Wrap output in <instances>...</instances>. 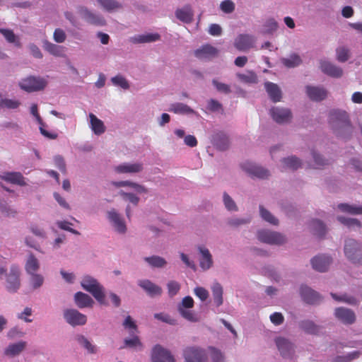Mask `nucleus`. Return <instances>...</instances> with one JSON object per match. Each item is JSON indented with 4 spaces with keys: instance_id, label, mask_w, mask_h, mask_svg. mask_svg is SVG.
I'll list each match as a JSON object with an SVG mask.
<instances>
[{
    "instance_id": "obj_1",
    "label": "nucleus",
    "mask_w": 362,
    "mask_h": 362,
    "mask_svg": "<svg viewBox=\"0 0 362 362\" xmlns=\"http://www.w3.org/2000/svg\"><path fill=\"white\" fill-rule=\"evenodd\" d=\"M112 185L117 188L129 187L136 192L133 193L130 192H126L124 190H119L118 192V194L122 199V200L129 202L125 208V214L127 217L130 218L132 216L131 205L136 206L140 202V198L136 194H146L148 192L147 189L145 186L130 180L112 182Z\"/></svg>"
},
{
    "instance_id": "obj_2",
    "label": "nucleus",
    "mask_w": 362,
    "mask_h": 362,
    "mask_svg": "<svg viewBox=\"0 0 362 362\" xmlns=\"http://www.w3.org/2000/svg\"><path fill=\"white\" fill-rule=\"evenodd\" d=\"M329 123L337 136L346 139L353 132V127L347 113L344 111L333 110L330 112Z\"/></svg>"
},
{
    "instance_id": "obj_3",
    "label": "nucleus",
    "mask_w": 362,
    "mask_h": 362,
    "mask_svg": "<svg viewBox=\"0 0 362 362\" xmlns=\"http://www.w3.org/2000/svg\"><path fill=\"white\" fill-rule=\"evenodd\" d=\"M80 284L81 287L91 293L100 305H108L105 300V288L96 279L90 275H85L82 277Z\"/></svg>"
},
{
    "instance_id": "obj_4",
    "label": "nucleus",
    "mask_w": 362,
    "mask_h": 362,
    "mask_svg": "<svg viewBox=\"0 0 362 362\" xmlns=\"http://www.w3.org/2000/svg\"><path fill=\"white\" fill-rule=\"evenodd\" d=\"M255 235L259 242L270 245L280 246L287 242V238L284 234L267 228L257 230Z\"/></svg>"
},
{
    "instance_id": "obj_5",
    "label": "nucleus",
    "mask_w": 362,
    "mask_h": 362,
    "mask_svg": "<svg viewBox=\"0 0 362 362\" xmlns=\"http://www.w3.org/2000/svg\"><path fill=\"white\" fill-rule=\"evenodd\" d=\"M274 341L282 358L290 361L296 358V346L291 339L284 336H277Z\"/></svg>"
},
{
    "instance_id": "obj_6",
    "label": "nucleus",
    "mask_w": 362,
    "mask_h": 362,
    "mask_svg": "<svg viewBox=\"0 0 362 362\" xmlns=\"http://www.w3.org/2000/svg\"><path fill=\"white\" fill-rule=\"evenodd\" d=\"M107 220L112 230L118 234L124 235L127 233L128 228L126 221L122 214L116 209L111 208L106 211Z\"/></svg>"
},
{
    "instance_id": "obj_7",
    "label": "nucleus",
    "mask_w": 362,
    "mask_h": 362,
    "mask_svg": "<svg viewBox=\"0 0 362 362\" xmlns=\"http://www.w3.org/2000/svg\"><path fill=\"white\" fill-rule=\"evenodd\" d=\"M194 305L193 298L189 296L184 297L181 302L177 304V308L178 313L182 317L190 322H198L200 320V316L192 308Z\"/></svg>"
},
{
    "instance_id": "obj_8",
    "label": "nucleus",
    "mask_w": 362,
    "mask_h": 362,
    "mask_svg": "<svg viewBox=\"0 0 362 362\" xmlns=\"http://www.w3.org/2000/svg\"><path fill=\"white\" fill-rule=\"evenodd\" d=\"M47 85V81L46 78L35 76H30L22 78L18 83L19 87L28 93L42 90Z\"/></svg>"
},
{
    "instance_id": "obj_9",
    "label": "nucleus",
    "mask_w": 362,
    "mask_h": 362,
    "mask_svg": "<svg viewBox=\"0 0 362 362\" xmlns=\"http://www.w3.org/2000/svg\"><path fill=\"white\" fill-rule=\"evenodd\" d=\"M185 362H208L209 354L206 349L201 346H190L183 351Z\"/></svg>"
},
{
    "instance_id": "obj_10",
    "label": "nucleus",
    "mask_w": 362,
    "mask_h": 362,
    "mask_svg": "<svg viewBox=\"0 0 362 362\" xmlns=\"http://www.w3.org/2000/svg\"><path fill=\"white\" fill-rule=\"evenodd\" d=\"M144 169L142 162H123L113 167V171L117 175L135 176L141 174Z\"/></svg>"
},
{
    "instance_id": "obj_11",
    "label": "nucleus",
    "mask_w": 362,
    "mask_h": 362,
    "mask_svg": "<svg viewBox=\"0 0 362 362\" xmlns=\"http://www.w3.org/2000/svg\"><path fill=\"white\" fill-rule=\"evenodd\" d=\"M240 167L252 178L266 180L271 175L270 171L268 169L252 162H244L241 163Z\"/></svg>"
},
{
    "instance_id": "obj_12",
    "label": "nucleus",
    "mask_w": 362,
    "mask_h": 362,
    "mask_svg": "<svg viewBox=\"0 0 362 362\" xmlns=\"http://www.w3.org/2000/svg\"><path fill=\"white\" fill-rule=\"evenodd\" d=\"M344 253L353 263L362 262V245L354 239H348L344 245Z\"/></svg>"
},
{
    "instance_id": "obj_13",
    "label": "nucleus",
    "mask_w": 362,
    "mask_h": 362,
    "mask_svg": "<svg viewBox=\"0 0 362 362\" xmlns=\"http://www.w3.org/2000/svg\"><path fill=\"white\" fill-rule=\"evenodd\" d=\"M269 115L272 119L279 124H286L291 122L293 113L291 110L285 107L274 106L269 110Z\"/></svg>"
},
{
    "instance_id": "obj_14",
    "label": "nucleus",
    "mask_w": 362,
    "mask_h": 362,
    "mask_svg": "<svg viewBox=\"0 0 362 362\" xmlns=\"http://www.w3.org/2000/svg\"><path fill=\"white\" fill-rule=\"evenodd\" d=\"M21 270L18 266L13 264L6 274V288L10 293L16 292L21 286Z\"/></svg>"
},
{
    "instance_id": "obj_15",
    "label": "nucleus",
    "mask_w": 362,
    "mask_h": 362,
    "mask_svg": "<svg viewBox=\"0 0 362 362\" xmlns=\"http://www.w3.org/2000/svg\"><path fill=\"white\" fill-rule=\"evenodd\" d=\"M199 254V266L202 272L210 270L214 266V260L210 250L204 245L197 247Z\"/></svg>"
},
{
    "instance_id": "obj_16",
    "label": "nucleus",
    "mask_w": 362,
    "mask_h": 362,
    "mask_svg": "<svg viewBox=\"0 0 362 362\" xmlns=\"http://www.w3.org/2000/svg\"><path fill=\"white\" fill-rule=\"evenodd\" d=\"M77 11L81 18L88 24L95 26H104L106 25V21L101 15L92 12L86 6H78Z\"/></svg>"
},
{
    "instance_id": "obj_17",
    "label": "nucleus",
    "mask_w": 362,
    "mask_h": 362,
    "mask_svg": "<svg viewBox=\"0 0 362 362\" xmlns=\"http://www.w3.org/2000/svg\"><path fill=\"white\" fill-rule=\"evenodd\" d=\"M63 317L66 322L72 327L82 326L87 322L86 315L73 308L64 310Z\"/></svg>"
},
{
    "instance_id": "obj_18",
    "label": "nucleus",
    "mask_w": 362,
    "mask_h": 362,
    "mask_svg": "<svg viewBox=\"0 0 362 362\" xmlns=\"http://www.w3.org/2000/svg\"><path fill=\"white\" fill-rule=\"evenodd\" d=\"M257 38L250 34H240L234 40V47L239 51L247 52L255 47Z\"/></svg>"
},
{
    "instance_id": "obj_19",
    "label": "nucleus",
    "mask_w": 362,
    "mask_h": 362,
    "mask_svg": "<svg viewBox=\"0 0 362 362\" xmlns=\"http://www.w3.org/2000/svg\"><path fill=\"white\" fill-rule=\"evenodd\" d=\"M152 362H175L171 353L160 345H156L151 353Z\"/></svg>"
},
{
    "instance_id": "obj_20",
    "label": "nucleus",
    "mask_w": 362,
    "mask_h": 362,
    "mask_svg": "<svg viewBox=\"0 0 362 362\" xmlns=\"http://www.w3.org/2000/svg\"><path fill=\"white\" fill-rule=\"evenodd\" d=\"M332 262L331 257L324 254L316 255L310 259L313 269L319 272H326Z\"/></svg>"
},
{
    "instance_id": "obj_21",
    "label": "nucleus",
    "mask_w": 362,
    "mask_h": 362,
    "mask_svg": "<svg viewBox=\"0 0 362 362\" xmlns=\"http://www.w3.org/2000/svg\"><path fill=\"white\" fill-rule=\"evenodd\" d=\"M305 93L311 100L320 102L327 98L328 91L321 86L308 85L305 86Z\"/></svg>"
},
{
    "instance_id": "obj_22",
    "label": "nucleus",
    "mask_w": 362,
    "mask_h": 362,
    "mask_svg": "<svg viewBox=\"0 0 362 362\" xmlns=\"http://www.w3.org/2000/svg\"><path fill=\"white\" fill-rule=\"evenodd\" d=\"M320 69L324 74L333 78H339L343 75L341 68L325 59L320 61Z\"/></svg>"
},
{
    "instance_id": "obj_23",
    "label": "nucleus",
    "mask_w": 362,
    "mask_h": 362,
    "mask_svg": "<svg viewBox=\"0 0 362 362\" xmlns=\"http://www.w3.org/2000/svg\"><path fill=\"white\" fill-rule=\"evenodd\" d=\"M300 294L303 300L308 304H317L321 301L320 295L307 286H300Z\"/></svg>"
},
{
    "instance_id": "obj_24",
    "label": "nucleus",
    "mask_w": 362,
    "mask_h": 362,
    "mask_svg": "<svg viewBox=\"0 0 362 362\" xmlns=\"http://www.w3.org/2000/svg\"><path fill=\"white\" fill-rule=\"evenodd\" d=\"M27 342L18 341L9 344L4 349V354L8 358H14L19 356L26 348Z\"/></svg>"
},
{
    "instance_id": "obj_25",
    "label": "nucleus",
    "mask_w": 362,
    "mask_h": 362,
    "mask_svg": "<svg viewBox=\"0 0 362 362\" xmlns=\"http://www.w3.org/2000/svg\"><path fill=\"white\" fill-rule=\"evenodd\" d=\"M336 318L344 324L349 325L355 322L356 316L354 313L346 308H338L334 311Z\"/></svg>"
},
{
    "instance_id": "obj_26",
    "label": "nucleus",
    "mask_w": 362,
    "mask_h": 362,
    "mask_svg": "<svg viewBox=\"0 0 362 362\" xmlns=\"http://www.w3.org/2000/svg\"><path fill=\"white\" fill-rule=\"evenodd\" d=\"M88 125L94 134L100 136L106 131L104 122L98 118L93 113L88 115Z\"/></svg>"
},
{
    "instance_id": "obj_27",
    "label": "nucleus",
    "mask_w": 362,
    "mask_h": 362,
    "mask_svg": "<svg viewBox=\"0 0 362 362\" xmlns=\"http://www.w3.org/2000/svg\"><path fill=\"white\" fill-rule=\"evenodd\" d=\"M0 179L7 182L20 186L27 185L25 178L19 172H6L0 175Z\"/></svg>"
},
{
    "instance_id": "obj_28",
    "label": "nucleus",
    "mask_w": 362,
    "mask_h": 362,
    "mask_svg": "<svg viewBox=\"0 0 362 362\" xmlns=\"http://www.w3.org/2000/svg\"><path fill=\"white\" fill-rule=\"evenodd\" d=\"M138 285L151 297L160 296L162 288L148 279L138 281Z\"/></svg>"
},
{
    "instance_id": "obj_29",
    "label": "nucleus",
    "mask_w": 362,
    "mask_h": 362,
    "mask_svg": "<svg viewBox=\"0 0 362 362\" xmlns=\"http://www.w3.org/2000/svg\"><path fill=\"white\" fill-rule=\"evenodd\" d=\"M212 143L221 151H224L229 146V139L228 135L222 131H216L212 135Z\"/></svg>"
},
{
    "instance_id": "obj_30",
    "label": "nucleus",
    "mask_w": 362,
    "mask_h": 362,
    "mask_svg": "<svg viewBox=\"0 0 362 362\" xmlns=\"http://www.w3.org/2000/svg\"><path fill=\"white\" fill-rule=\"evenodd\" d=\"M312 160L308 163V166L313 169H322L329 164L327 159L325 158L315 149L310 151Z\"/></svg>"
},
{
    "instance_id": "obj_31",
    "label": "nucleus",
    "mask_w": 362,
    "mask_h": 362,
    "mask_svg": "<svg viewBox=\"0 0 362 362\" xmlns=\"http://www.w3.org/2000/svg\"><path fill=\"white\" fill-rule=\"evenodd\" d=\"M40 267V264L38 259L35 255L30 252L28 253L25 259L24 269L28 274L36 273L38 272Z\"/></svg>"
},
{
    "instance_id": "obj_32",
    "label": "nucleus",
    "mask_w": 362,
    "mask_h": 362,
    "mask_svg": "<svg viewBox=\"0 0 362 362\" xmlns=\"http://www.w3.org/2000/svg\"><path fill=\"white\" fill-rule=\"evenodd\" d=\"M74 303L78 308H92L94 300L88 294L81 291L76 292L74 296Z\"/></svg>"
},
{
    "instance_id": "obj_33",
    "label": "nucleus",
    "mask_w": 362,
    "mask_h": 362,
    "mask_svg": "<svg viewBox=\"0 0 362 362\" xmlns=\"http://www.w3.org/2000/svg\"><path fill=\"white\" fill-rule=\"evenodd\" d=\"M217 54V49L209 45H205L194 52L195 56L200 59H209L216 57Z\"/></svg>"
},
{
    "instance_id": "obj_34",
    "label": "nucleus",
    "mask_w": 362,
    "mask_h": 362,
    "mask_svg": "<svg viewBox=\"0 0 362 362\" xmlns=\"http://www.w3.org/2000/svg\"><path fill=\"white\" fill-rule=\"evenodd\" d=\"M281 63L288 69H293L303 64V59L300 54L296 52H292L289 54L286 57H282L281 59Z\"/></svg>"
},
{
    "instance_id": "obj_35",
    "label": "nucleus",
    "mask_w": 362,
    "mask_h": 362,
    "mask_svg": "<svg viewBox=\"0 0 362 362\" xmlns=\"http://www.w3.org/2000/svg\"><path fill=\"white\" fill-rule=\"evenodd\" d=\"M280 168L283 170H295L299 168L302 165L301 160L295 156L284 158L280 160Z\"/></svg>"
},
{
    "instance_id": "obj_36",
    "label": "nucleus",
    "mask_w": 362,
    "mask_h": 362,
    "mask_svg": "<svg viewBox=\"0 0 362 362\" xmlns=\"http://www.w3.org/2000/svg\"><path fill=\"white\" fill-rule=\"evenodd\" d=\"M264 87L269 98L274 102H279L282 97L280 88L276 83L272 82H266Z\"/></svg>"
},
{
    "instance_id": "obj_37",
    "label": "nucleus",
    "mask_w": 362,
    "mask_h": 362,
    "mask_svg": "<svg viewBox=\"0 0 362 362\" xmlns=\"http://www.w3.org/2000/svg\"><path fill=\"white\" fill-rule=\"evenodd\" d=\"M175 16L185 23H190L193 21L194 12L189 6H185L176 10Z\"/></svg>"
},
{
    "instance_id": "obj_38",
    "label": "nucleus",
    "mask_w": 362,
    "mask_h": 362,
    "mask_svg": "<svg viewBox=\"0 0 362 362\" xmlns=\"http://www.w3.org/2000/svg\"><path fill=\"white\" fill-rule=\"evenodd\" d=\"M259 215L261 219L272 226H278L279 219L263 205H259Z\"/></svg>"
},
{
    "instance_id": "obj_39",
    "label": "nucleus",
    "mask_w": 362,
    "mask_h": 362,
    "mask_svg": "<svg viewBox=\"0 0 362 362\" xmlns=\"http://www.w3.org/2000/svg\"><path fill=\"white\" fill-rule=\"evenodd\" d=\"M214 303L216 307L221 306L223 303V288L221 284L217 281L214 282L211 286Z\"/></svg>"
},
{
    "instance_id": "obj_40",
    "label": "nucleus",
    "mask_w": 362,
    "mask_h": 362,
    "mask_svg": "<svg viewBox=\"0 0 362 362\" xmlns=\"http://www.w3.org/2000/svg\"><path fill=\"white\" fill-rule=\"evenodd\" d=\"M169 111L179 115H197L189 106L182 103H175L170 105Z\"/></svg>"
},
{
    "instance_id": "obj_41",
    "label": "nucleus",
    "mask_w": 362,
    "mask_h": 362,
    "mask_svg": "<svg viewBox=\"0 0 362 362\" xmlns=\"http://www.w3.org/2000/svg\"><path fill=\"white\" fill-rule=\"evenodd\" d=\"M160 36L158 33H144L132 37L134 43H150L159 40Z\"/></svg>"
},
{
    "instance_id": "obj_42",
    "label": "nucleus",
    "mask_w": 362,
    "mask_h": 362,
    "mask_svg": "<svg viewBox=\"0 0 362 362\" xmlns=\"http://www.w3.org/2000/svg\"><path fill=\"white\" fill-rule=\"evenodd\" d=\"M299 327L301 330L309 334H317L321 329L320 326L310 320L300 321L299 322Z\"/></svg>"
},
{
    "instance_id": "obj_43",
    "label": "nucleus",
    "mask_w": 362,
    "mask_h": 362,
    "mask_svg": "<svg viewBox=\"0 0 362 362\" xmlns=\"http://www.w3.org/2000/svg\"><path fill=\"white\" fill-rule=\"evenodd\" d=\"M252 221L251 216H233L227 220V224L231 228H238L243 226L248 225Z\"/></svg>"
},
{
    "instance_id": "obj_44",
    "label": "nucleus",
    "mask_w": 362,
    "mask_h": 362,
    "mask_svg": "<svg viewBox=\"0 0 362 362\" xmlns=\"http://www.w3.org/2000/svg\"><path fill=\"white\" fill-rule=\"evenodd\" d=\"M101 8L107 12H115L122 8L120 2L116 0H97Z\"/></svg>"
},
{
    "instance_id": "obj_45",
    "label": "nucleus",
    "mask_w": 362,
    "mask_h": 362,
    "mask_svg": "<svg viewBox=\"0 0 362 362\" xmlns=\"http://www.w3.org/2000/svg\"><path fill=\"white\" fill-rule=\"evenodd\" d=\"M236 76L241 83L248 85L256 84L258 82L257 76L252 71H246L244 73H238Z\"/></svg>"
},
{
    "instance_id": "obj_46",
    "label": "nucleus",
    "mask_w": 362,
    "mask_h": 362,
    "mask_svg": "<svg viewBox=\"0 0 362 362\" xmlns=\"http://www.w3.org/2000/svg\"><path fill=\"white\" fill-rule=\"evenodd\" d=\"M144 261L148 264L149 266L153 268H164L168 264L167 260L158 255H152L151 257H144Z\"/></svg>"
},
{
    "instance_id": "obj_47",
    "label": "nucleus",
    "mask_w": 362,
    "mask_h": 362,
    "mask_svg": "<svg viewBox=\"0 0 362 362\" xmlns=\"http://www.w3.org/2000/svg\"><path fill=\"white\" fill-rule=\"evenodd\" d=\"M78 344L84 348L89 354H96L98 351V347L93 344L83 335H80L77 338Z\"/></svg>"
},
{
    "instance_id": "obj_48",
    "label": "nucleus",
    "mask_w": 362,
    "mask_h": 362,
    "mask_svg": "<svg viewBox=\"0 0 362 362\" xmlns=\"http://www.w3.org/2000/svg\"><path fill=\"white\" fill-rule=\"evenodd\" d=\"M43 49L54 57H62L63 49L62 47L54 44L48 40H44L42 42Z\"/></svg>"
},
{
    "instance_id": "obj_49",
    "label": "nucleus",
    "mask_w": 362,
    "mask_h": 362,
    "mask_svg": "<svg viewBox=\"0 0 362 362\" xmlns=\"http://www.w3.org/2000/svg\"><path fill=\"white\" fill-rule=\"evenodd\" d=\"M130 338H126L124 340V346L134 349L136 351H141L143 349V344L141 342L139 337L137 336V334H134V335H129Z\"/></svg>"
},
{
    "instance_id": "obj_50",
    "label": "nucleus",
    "mask_w": 362,
    "mask_h": 362,
    "mask_svg": "<svg viewBox=\"0 0 362 362\" xmlns=\"http://www.w3.org/2000/svg\"><path fill=\"white\" fill-rule=\"evenodd\" d=\"M28 275L30 276V286L33 290L39 289L42 286L45 281V277L43 275L37 272L30 274Z\"/></svg>"
},
{
    "instance_id": "obj_51",
    "label": "nucleus",
    "mask_w": 362,
    "mask_h": 362,
    "mask_svg": "<svg viewBox=\"0 0 362 362\" xmlns=\"http://www.w3.org/2000/svg\"><path fill=\"white\" fill-rule=\"evenodd\" d=\"M339 210L342 212L353 215L362 214V206L350 205L348 204H340L337 206Z\"/></svg>"
},
{
    "instance_id": "obj_52",
    "label": "nucleus",
    "mask_w": 362,
    "mask_h": 362,
    "mask_svg": "<svg viewBox=\"0 0 362 362\" xmlns=\"http://www.w3.org/2000/svg\"><path fill=\"white\" fill-rule=\"evenodd\" d=\"M33 310L30 307L26 306L21 311L16 313V318L25 323H30L33 321L32 316Z\"/></svg>"
},
{
    "instance_id": "obj_53",
    "label": "nucleus",
    "mask_w": 362,
    "mask_h": 362,
    "mask_svg": "<svg viewBox=\"0 0 362 362\" xmlns=\"http://www.w3.org/2000/svg\"><path fill=\"white\" fill-rule=\"evenodd\" d=\"M223 203L226 209L230 212H237L239 209L234 199L227 193L223 194Z\"/></svg>"
},
{
    "instance_id": "obj_54",
    "label": "nucleus",
    "mask_w": 362,
    "mask_h": 362,
    "mask_svg": "<svg viewBox=\"0 0 362 362\" xmlns=\"http://www.w3.org/2000/svg\"><path fill=\"white\" fill-rule=\"evenodd\" d=\"M278 28L279 24L274 18H268L264 22L262 33L272 35Z\"/></svg>"
},
{
    "instance_id": "obj_55",
    "label": "nucleus",
    "mask_w": 362,
    "mask_h": 362,
    "mask_svg": "<svg viewBox=\"0 0 362 362\" xmlns=\"http://www.w3.org/2000/svg\"><path fill=\"white\" fill-rule=\"evenodd\" d=\"M0 33L4 35L8 42L13 43L17 47L21 46L19 38L14 34L13 30L9 29L0 28Z\"/></svg>"
},
{
    "instance_id": "obj_56",
    "label": "nucleus",
    "mask_w": 362,
    "mask_h": 362,
    "mask_svg": "<svg viewBox=\"0 0 362 362\" xmlns=\"http://www.w3.org/2000/svg\"><path fill=\"white\" fill-rule=\"evenodd\" d=\"M360 355V351H354L344 355L337 356L332 359V362H351V361L358 358Z\"/></svg>"
},
{
    "instance_id": "obj_57",
    "label": "nucleus",
    "mask_w": 362,
    "mask_h": 362,
    "mask_svg": "<svg viewBox=\"0 0 362 362\" xmlns=\"http://www.w3.org/2000/svg\"><path fill=\"white\" fill-rule=\"evenodd\" d=\"M124 329L128 330V333L129 335H134V334H138V327L136 325L135 321L132 319V317L129 315L127 316L122 323Z\"/></svg>"
},
{
    "instance_id": "obj_58",
    "label": "nucleus",
    "mask_w": 362,
    "mask_h": 362,
    "mask_svg": "<svg viewBox=\"0 0 362 362\" xmlns=\"http://www.w3.org/2000/svg\"><path fill=\"white\" fill-rule=\"evenodd\" d=\"M337 220L342 224L352 229H358L361 226V222L356 218H346L344 216H338Z\"/></svg>"
},
{
    "instance_id": "obj_59",
    "label": "nucleus",
    "mask_w": 362,
    "mask_h": 362,
    "mask_svg": "<svg viewBox=\"0 0 362 362\" xmlns=\"http://www.w3.org/2000/svg\"><path fill=\"white\" fill-rule=\"evenodd\" d=\"M111 82L114 86L120 87L124 90H127L130 87L129 81L120 74L111 78Z\"/></svg>"
},
{
    "instance_id": "obj_60",
    "label": "nucleus",
    "mask_w": 362,
    "mask_h": 362,
    "mask_svg": "<svg viewBox=\"0 0 362 362\" xmlns=\"http://www.w3.org/2000/svg\"><path fill=\"white\" fill-rule=\"evenodd\" d=\"M20 105L21 103L18 100L7 98L0 99V107L1 108L16 109Z\"/></svg>"
},
{
    "instance_id": "obj_61",
    "label": "nucleus",
    "mask_w": 362,
    "mask_h": 362,
    "mask_svg": "<svg viewBox=\"0 0 362 362\" xmlns=\"http://www.w3.org/2000/svg\"><path fill=\"white\" fill-rule=\"evenodd\" d=\"M211 82L218 92L224 94H228L231 92L229 85L219 81L217 78H214Z\"/></svg>"
},
{
    "instance_id": "obj_62",
    "label": "nucleus",
    "mask_w": 362,
    "mask_h": 362,
    "mask_svg": "<svg viewBox=\"0 0 362 362\" xmlns=\"http://www.w3.org/2000/svg\"><path fill=\"white\" fill-rule=\"evenodd\" d=\"M310 229L319 235H322L325 232V226L320 220H313L310 224Z\"/></svg>"
},
{
    "instance_id": "obj_63",
    "label": "nucleus",
    "mask_w": 362,
    "mask_h": 362,
    "mask_svg": "<svg viewBox=\"0 0 362 362\" xmlns=\"http://www.w3.org/2000/svg\"><path fill=\"white\" fill-rule=\"evenodd\" d=\"M25 335V332L18 326L11 327L6 334V337L10 339L23 337Z\"/></svg>"
},
{
    "instance_id": "obj_64",
    "label": "nucleus",
    "mask_w": 362,
    "mask_h": 362,
    "mask_svg": "<svg viewBox=\"0 0 362 362\" xmlns=\"http://www.w3.org/2000/svg\"><path fill=\"white\" fill-rule=\"evenodd\" d=\"M167 288L169 296L173 297L177 295L180 290V284L176 281L171 280L168 282Z\"/></svg>"
}]
</instances>
